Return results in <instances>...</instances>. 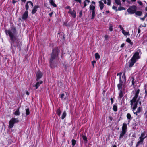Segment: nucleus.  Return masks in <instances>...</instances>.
I'll use <instances>...</instances> for the list:
<instances>
[{"label":"nucleus","mask_w":147,"mask_h":147,"mask_svg":"<svg viewBox=\"0 0 147 147\" xmlns=\"http://www.w3.org/2000/svg\"><path fill=\"white\" fill-rule=\"evenodd\" d=\"M72 144L73 146H74L76 143V141L74 139H72L71 140Z\"/></svg>","instance_id":"41"},{"label":"nucleus","mask_w":147,"mask_h":147,"mask_svg":"<svg viewBox=\"0 0 147 147\" xmlns=\"http://www.w3.org/2000/svg\"><path fill=\"white\" fill-rule=\"evenodd\" d=\"M19 120L18 118H12L9 121V127L10 128H12L15 123H18Z\"/></svg>","instance_id":"5"},{"label":"nucleus","mask_w":147,"mask_h":147,"mask_svg":"<svg viewBox=\"0 0 147 147\" xmlns=\"http://www.w3.org/2000/svg\"><path fill=\"white\" fill-rule=\"evenodd\" d=\"M134 79L133 77H131L130 78V81H131V82L132 84V85H134L135 82H134Z\"/></svg>","instance_id":"32"},{"label":"nucleus","mask_w":147,"mask_h":147,"mask_svg":"<svg viewBox=\"0 0 147 147\" xmlns=\"http://www.w3.org/2000/svg\"><path fill=\"white\" fill-rule=\"evenodd\" d=\"M39 7L38 5L34 6L32 11V14H34L37 11V9Z\"/></svg>","instance_id":"15"},{"label":"nucleus","mask_w":147,"mask_h":147,"mask_svg":"<svg viewBox=\"0 0 147 147\" xmlns=\"http://www.w3.org/2000/svg\"><path fill=\"white\" fill-rule=\"evenodd\" d=\"M99 7L100 8L101 10H102L104 7V5L102 2L101 1H99Z\"/></svg>","instance_id":"20"},{"label":"nucleus","mask_w":147,"mask_h":147,"mask_svg":"<svg viewBox=\"0 0 147 147\" xmlns=\"http://www.w3.org/2000/svg\"><path fill=\"white\" fill-rule=\"evenodd\" d=\"M5 33L7 35H8L12 42L11 43L12 48L16 47L21 42L17 39L15 36L16 33V30L15 27H13L10 30H6Z\"/></svg>","instance_id":"1"},{"label":"nucleus","mask_w":147,"mask_h":147,"mask_svg":"<svg viewBox=\"0 0 147 147\" xmlns=\"http://www.w3.org/2000/svg\"><path fill=\"white\" fill-rule=\"evenodd\" d=\"M145 98H146L147 96V91L146 90L145 91Z\"/></svg>","instance_id":"54"},{"label":"nucleus","mask_w":147,"mask_h":147,"mask_svg":"<svg viewBox=\"0 0 147 147\" xmlns=\"http://www.w3.org/2000/svg\"><path fill=\"white\" fill-rule=\"evenodd\" d=\"M28 4H29V3H28V1H27V2L26 4L25 5V8H26V11H27V10L28 9L29 7Z\"/></svg>","instance_id":"40"},{"label":"nucleus","mask_w":147,"mask_h":147,"mask_svg":"<svg viewBox=\"0 0 147 147\" xmlns=\"http://www.w3.org/2000/svg\"><path fill=\"white\" fill-rule=\"evenodd\" d=\"M119 27L120 29L122 30V31L124 30L123 28H122L121 25H120L119 26Z\"/></svg>","instance_id":"49"},{"label":"nucleus","mask_w":147,"mask_h":147,"mask_svg":"<svg viewBox=\"0 0 147 147\" xmlns=\"http://www.w3.org/2000/svg\"><path fill=\"white\" fill-rule=\"evenodd\" d=\"M126 132L125 131H123L122 130V131L120 132V135L119 137V138L121 139L123 138Z\"/></svg>","instance_id":"19"},{"label":"nucleus","mask_w":147,"mask_h":147,"mask_svg":"<svg viewBox=\"0 0 147 147\" xmlns=\"http://www.w3.org/2000/svg\"><path fill=\"white\" fill-rule=\"evenodd\" d=\"M28 16V11H26L23 14L22 16V19L23 20H26V19L27 18Z\"/></svg>","instance_id":"10"},{"label":"nucleus","mask_w":147,"mask_h":147,"mask_svg":"<svg viewBox=\"0 0 147 147\" xmlns=\"http://www.w3.org/2000/svg\"><path fill=\"white\" fill-rule=\"evenodd\" d=\"M136 61L131 58L129 61V67H131L136 62Z\"/></svg>","instance_id":"13"},{"label":"nucleus","mask_w":147,"mask_h":147,"mask_svg":"<svg viewBox=\"0 0 147 147\" xmlns=\"http://www.w3.org/2000/svg\"><path fill=\"white\" fill-rule=\"evenodd\" d=\"M57 113L59 116H60V115L61 113V111L60 110V108H59L57 109Z\"/></svg>","instance_id":"26"},{"label":"nucleus","mask_w":147,"mask_h":147,"mask_svg":"<svg viewBox=\"0 0 147 147\" xmlns=\"http://www.w3.org/2000/svg\"><path fill=\"white\" fill-rule=\"evenodd\" d=\"M147 138V133L146 132H144L142 133L140 136L139 137L138 140L137 142L136 146L138 147L140 145L143 144L144 139Z\"/></svg>","instance_id":"4"},{"label":"nucleus","mask_w":147,"mask_h":147,"mask_svg":"<svg viewBox=\"0 0 147 147\" xmlns=\"http://www.w3.org/2000/svg\"><path fill=\"white\" fill-rule=\"evenodd\" d=\"M26 94L28 95H29V92H26Z\"/></svg>","instance_id":"61"},{"label":"nucleus","mask_w":147,"mask_h":147,"mask_svg":"<svg viewBox=\"0 0 147 147\" xmlns=\"http://www.w3.org/2000/svg\"><path fill=\"white\" fill-rule=\"evenodd\" d=\"M42 76V73L40 71H38L36 74V80L38 81L39 79L41 78Z\"/></svg>","instance_id":"8"},{"label":"nucleus","mask_w":147,"mask_h":147,"mask_svg":"<svg viewBox=\"0 0 147 147\" xmlns=\"http://www.w3.org/2000/svg\"><path fill=\"white\" fill-rule=\"evenodd\" d=\"M49 3L54 7H57L55 3L53 0H49Z\"/></svg>","instance_id":"21"},{"label":"nucleus","mask_w":147,"mask_h":147,"mask_svg":"<svg viewBox=\"0 0 147 147\" xmlns=\"http://www.w3.org/2000/svg\"><path fill=\"white\" fill-rule=\"evenodd\" d=\"M28 3H30L32 7L33 6V3L31 1H28Z\"/></svg>","instance_id":"47"},{"label":"nucleus","mask_w":147,"mask_h":147,"mask_svg":"<svg viewBox=\"0 0 147 147\" xmlns=\"http://www.w3.org/2000/svg\"><path fill=\"white\" fill-rule=\"evenodd\" d=\"M53 12H51V13H49V16L50 17H51V16H52V15H53Z\"/></svg>","instance_id":"55"},{"label":"nucleus","mask_w":147,"mask_h":147,"mask_svg":"<svg viewBox=\"0 0 147 147\" xmlns=\"http://www.w3.org/2000/svg\"><path fill=\"white\" fill-rule=\"evenodd\" d=\"M69 13H70L73 17L74 18H75L76 16V12L74 10H73L72 11L71 9H70Z\"/></svg>","instance_id":"11"},{"label":"nucleus","mask_w":147,"mask_h":147,"mask_svg":"<svg viewBox=\"0 0 147 147\" xmlns=\"http://www.w3.org/2000/svg\"><path fill=\"white\" fill-rule=\"evenodd\" d=\"M121 74L122 73H118L117 74V76H119V81L120 83H123V79H122L121 78Z\"/></svg>","instance_id":"17"},{"label":"nucleus","mask_w":147,"mask_h":147,"mask_svg":"<svg viewBox=\"0 0 147 147\" xmlns=\"http://www.w3.org/2000/svg\"><path fill=\"white\" fill-rule=\"evenodd\" d=\"M95 9V7L93 5H91L90 6V11H94Z\"/></svg>","instance_id":"25"},{"label":"nucleus","mask_w":147,"mask_h":147,"mask_svg":"<svg viewBox=\"0 0 147 147\" xmlns=\"http://www.w3.org/2000/svg\"><path fill=\"white\" fill-rule=\"evenodd\" d=\"M112 9H113L115 10L116 11H118V10L117 9V7H116L115 6H113L112 7Z\"/></svg>","instance_id":"44"},{"label":"nucleus","mask_w":147,"mask_h":147,"mask_svg":"<svg viewBox=\"0 0 147 147\" xmlns=\"http://www.w3.org/2000/svg\"><path fill=\"white\" fill-rule=\"evenodd\" d=\"M59 52V50L57 47H55L53 49L50 60V64L51 67H53L55 59L58 56Z\"/></svg>","instance_id":"3"},{"label":"nucleus","mask_w":147,"mask_h":147,"mask_svg":"<svg viewBox=\"0 0 147 147\" xmlns=\"http://www.w3.org/2000/svg\"><path fill=\"white\" fill-rule=\"evenodd\" d=\"M96 63V61H94V60L92 62V65H93V67H94V64Z\"/></svg>","instance_id":"46"},{"label":"nucleus","mask_w":147,"mask_h":147,"mask_svg":"<svg viewBox=\"0 0 147 147\" xmlns=\"http://www.w3.org/2000/svg\"><path fill=\"white\" fill-rule=\"evenodd\" d=\"M126 41L129 43L130 45L132 46L133 45V42H131V40L129 38H128L126 40Z\"/></svg>","instance_id":"24"},{"label":"nucleus","mask_w":147,"mask_h":147,"mask_svg":"<svg viewBox=\"0 0 147 147\" xmlns=\"http://www.w3.org/2000/svg\"><path fill=\"white\" fill-rule=\"evenodd\" d=\"M145 17L144 16L143 18H140V19L142 20V21H144L145 18Z\"/></svg>","instance_id":"51"},{"label":"nucleus","mask_w":147,"mask_h":147,"mask_svg":"<svg viewBox=\"0 0 147 147\" xmlns=\"http://www.w3.org/2000/svg\"><path fill=\"white\" fill-rule=\"evenodd\" d=\"M110 100H111V104H112L113 102V98H110Z\"/></svg>","instance_id":"50"},{"label":"nucleus","mask_w":147,"mask_h":147,"mask_svg":"<svg viewBox=\"0 0 147 147\" xmlns=\"http://www.w3.org/2000/svg\"><path fill=\"white\" fill-rule=\"evenodd\" d=\"M82 138H83V140L85 142H87V137L85 136L84 135H82Z\"/></svg>","instance_id":"27"},{"label":"nucleus","mask_w":147,"mask_h":147,"mask_svg":"<svg viewBox=\"0 0 147 147\" xmlns=\"http://www.w3.org/2000/svg\"><path fill=\"white\" fill-rule=\"evenodd\" d=\"M140 92L139 89H138L136 92L134 96L133 97L132 99L130 101L131 107L132 109V111L135 110L137 108V105L138 103L140 105H141V101H139L140 98H138V99L137 98L138 96V94Z\"/></svg>","instance_id":"2"},{"label":"nucleus","mask_w":147,"mask_h":147,"mask_svg":"<svg viewBox=\"0 0 147 147\" xmlns=\"http://www.w3.org/2000/svg\"><path fill=\"white\" fill-rule=\"evenodd\" d=\"M64 94L63 93H62L60 95V98L62 99H63L64 97Z\"/></svg>","instance_id":"45"},{"label":"nucleus","mask_w":147,"mask_h":147,"mask_svg":"<svg viewBox=\"0 0 147 147\" xmlns=\"http://www.w3.org/2000/svg\"><path fill=\"white\" fill-rule=\"evenodd\" d=\"M124 45H125V44H124V43H123V44H122L121 45V46H120V47H121V48H122V47H124Z\"/></svg>","instance_id":"53"},{"label":"nucleus","mask_w":147,"mask_h":147,"mask_svg":"<svg viewBox=\"0 0 147 147\" xmlns=\"http://www.w3.org/2000/svg\"><path fill=\"white\" fill-rule=\"evenodd\" d=\"M116 3L120 6L121 5L120 0H115Z\"/></svg>","instance_id":"28"},{"label":"nucleus","mask_w":147,"mask_h":147,"mask_svg":"<svg viewBox=\"0 0 147 147\" xmlns=\"http://www.w3.org/2000/svg\"><path fill=\"white\" fill-rule=\"evenodd\" d=\"M141 53L140 50L139 49L135 53L132 58V59H134L136 61L140 58V57L139 56V54Z\"/></svg>","instance_id":"7"},{"label":"nucleus","mask_w":147,"mask_h":147,"mask_svg":"<svg viewBox=\"0 0 147 147\" xmlns=\"http://www.w3.org/2000/svg\"><path fill=\"white\" fill-rule=\"evenodd\" d=\"M123 9V7H122L120 6L118 7L117 10L118 11H120Z\"/></svg>","instance_id":"42"},{"label":"nucleus","mask_w":147,"mask_h":147,"mask_svg":"<svg viewBox=\"0 0 147 147\" xmlns=\"http://www.w3.org/2000/svg\"><path fill=\"white\" fill-rule=\"evenodd\" d=\"M90 2V1L89 0H88V1H86V0H85V1H84V6L83 7V8L86 6L87 5V4H89V3Z\"/></svg>","instance_id":"22"},{"label":"nucleus","mask_w":147,"mask_h":147,"mask_svg":"<svg viewBox=\"0 0 147 147\" xmlns=\"http://www.w3.org/2000/svg\"><path fill=\"white\" fill-rule=\"evenodd\" d=\"M92 3L94 4H95V2L94 1H92Z\"/></svg>","instance_id":"64"},{"label":"nucleus","mask_w":147,"mask_h":147,"mask_svg":"<svg viewBox=\"0 0 147 147\" xmlns=\"http://www.w3.org/2000/svg\"><path fill=\"white\" fill-rule=\"evenodd\" d=\"M92 16L91 17V19H93L95 16V11H92Z\"/></svg>","instance_id":"37"},{"label":"nucleus","mask_w":147,"mask_h":147,"mask_svg":"<svg viewBox=\"0 0 147 147\" xmlns=\"http://www.w3.org/2000/svg\"><path fill=\"white\" fill-rule=\"evenodd\" d=\"M95 58L96 59H98L100 58V56L98 53H96L95 54Z\"/></svg>","instance_id":"35"},{"label":"nucleus","mask_w":147,"mask_h":147,"mask_svg":"<svg viewBox=\"0 0 147 147\" xmlns=\"http://www.w3.org/2000/svg\"><path fill=\"white\" fill-rule=\"evenodd\" d=\"M117 107L116 105H114L113 107V111L115 112L117 111Z\"/></svg>","instance_id":"34"},{"label":"nucleus","mask_w":147,"mask_h":147,"mask_svg":"<svg viewBox=\"0 0 147 147\" xmlns=\"http://www.w3.org/2000/svg\"><path fill=\"white\" fill-rule=\"evenodd\" d=\"M66 113L65 111H64L63 112L62 117L61 119H63L66 116Z\"/></svg>","instance_id":"29"},{"label":"nucleus","mask_w":147,"mask_h":147,"mask_svg":"<svg viewBox=\"0 0 147 147\" xmlns=\"http://www.w3.org/2000/svg\"><path fill=\"white\" fill-rule=\"evenodd\" d=\"M20 108H18L16 109L15 111L13 113V114L16 116H19L20 114V112L19 111Z\"/></svg>","instance_id":"12"},{"label":"nucleus","mask_w":147,"mask_h":147,"mask_svg":"<svg viewBox=\"0 0 147 147\" xmlns=\"http://www.w3.org/2000/svg\"><path fill=\"white\" fill-rule=\"evenodd\" d=\"M75 1L78 2L79 3H81V0H75Z\"/></svg>","instance_id":"56"},{"label":"nucleus","mask_w":147,"mask_h":147,"mask_svg":"<svg viewBox=\"0 0 147 147\" xmlns=\"http://www.w3.org/2000/svg\"><path fill=\"white\" fill-rule=\"evenodd\" d=\"M123 76H122V78L123 79V81H124V82H125L126 81V76L125 75V72H124L123 74Z\"/></svg>","instance_id":"36"},{"label":"nucleus","mask_w":147,"mask_h":147,"mask_svg":"<svg viewBox=\"0 0 147 147\" xmlns=\"http://www.w3.org/2000/svg\"><path fill=\"white\" fill-rule=\"evenodd\" d=\"M140 31H141V30H140V28H139V29H138V33H140Z\"/></svg>","instance_id":"60"},{"label":"nucleus","mask_w":147,"mask_h":147,"mask_svg":"<svg viewBox=\"0 0 147 147\" xmlns=\"http://www.w3.org/2000/svg\"><path fill=\"white\" fill-rule=\"evenodd\" d=\"M123 83H120L117 85V87L118 90H119V91H122V86L123 85Z\"/></svg>","instance_id":"18"},{"label":"nucleus","mask_w":147,"mask_h":147,"mask_svg":"<svg viewBox=\"0 0 147 147\" xmlns=\"http://www.w3.org/2000/svg\"><path fill=\"white\" fill-rule=\"evenodd\" d=\"M21 0L22 2H25L26 1V0Z\"/></svg>","instance_id":"62"},{"label":"nucleus","mask_w":147,"mask_h":147,"mask_svg":"<svg viewBox=\"0 0 147 147\" xmlns=\"http://www.w3.org/2000/svg\"><path fill=\"white\" fill-rule=\"evenodd\" d=\"M122 33L125 36L129 35H130L128 32H126L124 30L122 31Z\"/></svg>","instance_id":"23"},{"label":"nucleus","mask_w":147,"mask_h":147,"mask_svg":"<svg viewBox=\"0 0 147 147\" xmlns=\"http://www.w3.org/2000/svg\"><path fill=\"white\" fill-rule=\"evenodd\" d=\"M82 12L81 11L79 12V17H81L82 16Z\"/></svg>","instance_id":"48"},{"label":"nucleus","mask_w":147,"mask_h":147,"mask_svg":"<svg viewBox=\"0 0 147 147\" xmlns=\"http://www.w3.org/2000/svg\"><path fill=\"white\" fill-rule=\"evenodd\" d=\"M136 8L137 7L135 6H130L127 9V11L130 14L134 13L136 11Z\"/></svg>","instance_id":"6"},{"label":"nucleus","mask_w":147,"mask_h":147,"mask_svg":"<svg viewBox=\"0 0 147 147\" xmlns=\"http://www.w3.org/2000/svg\"><path fill=\"white\" fill-rule=\"evenodd\" d=\"M12 3L13 4H14L16 3V1L15 0H13Z\"/></svg>","instance_id":"59"},{"label":"nucleus","mask_w":147,"mask_h":147,"mask_svg":"<svg viewBox=\"0 0 147 147\" xmlns=\"http://www.w3.org/2000/svg\"><path fill=\"white\" fill-rule=\"evenodd\" d=\"M43 83L42 81H39L37 82L35 85H33V87H35L36 89H37L38 87L40 86V85L42 84Z\"/></svg>","instance_id":"9"},{"label":"nucleus","mask_w":147,"mask_h":147,"mask_svg":"<svg viewBox=\"0 0 147 147\" xmlns=\"http://www.w3.org/2000/svg\"><path fill=\"white\" fill-rule=\"evenodd\" d=\"M26 113V115H28L30 114L29 110L28 108L25 109Z\"/></svg>","instance_id":"38"},{"label":"nucleus","mask_w":147,"mask_h":147,"mask_svg":"<svg viewBox=\"0 0 147 147\" xmlns=\"http://www.w3.org/2000/svg\"><path fill=\"white\" fill-rule=\"evenodd\" d=\"M127 124L126 123H123L122 127V130L127 132Z\"/></svg>","instance_id":"14"},{"label":"nucleus","mask_w":147,"mask_h":147,"mask_svg":"<svg viewBox=\"0 0 147 147\" xmlns=\"http://www.w3.org/2000/svg\"><path fill=\"white\" fill-rule=\"evenodd\" d=\"M108 36L107 35H105V39H107L108 38Z\"/></svg>","instance_id":"58"},{"label":"nucleus","mask_w":147,"mask_h":147,"mask_svg":"<svg viewBox=\"0 0 147 147\" xmlns=\"http://www.w3.org/2000/svg\"><path fill=\"white\" fill-rule=\"evenodd\" d=\"M123 94L122 91H119V96L118 97V98L119 100H121L122 98L123 97Z\"/></svg>","instance_id":"16"},{"label":"nucleus","mask_w":147,"mask_h":147,"mask_svg":"<svg viewBox=\"0 0 147 147\" xmlns=\"http://www.w3.org/2000/svg\"><path fill=\"white\" fill-rule=\"evenodd\" d=\"M144 17H145V18H146V17H147V13H146V14H145V15Z\"/></svg>","instance_id":"63"},{"label":"nucleus","mask_w":147,"mask_h":147,"mask_svg":"<svg viewBox=\"0 0 147 147\" xmlns=\"http://www.w3.org/2000/svg\"><path fill=\"white\" fill-rule=\"evenodd\" d=\"M142 110V107H138L137 109V111H136L137 113H139Z\"/></svg>","instance_id":"39"},{"label":"nucleus","mask_w":147,"mask_h":147,"mask_svg":"<svg viewBox=\"0 0 147 147\" xmlns=\"http://www.w3.org/2000/svg\"><path fill=\"white\" fill-rule=\"evenodd\" d=\"M66 9H70V7H69V6H67L66 7Z\"/></svg>","instance_id":"57"},{"label":"nucleus","mask_w":147,"mask_h":147,"mask_svg":"<svg viewBox=\"0 0 147 147\" xmlns=\"http://www.w3.org/2000/svg\"><path fill=\"white\" fill-rule=\"evenodd\" d=\"M138 3L140 5H142V2L140 1H138Z\"/></svg>","instance_id":"52"},{"label":"nucleus","mask_w":147,"mask_h":147,"mask_svg":"<svg viewBox=\"0 0 147 147\" xmlns=\"http://www.w3.org/2000/svg\"><path fill=\"white\" fill-rule=\"evenodd\" d=\"M135 13H136L135 14L136 15L139 16H141L142 14V12L140 11H138L136 12V11Z\"/></svg>","instance_id":"33"},{"label":"nucleus","mask_w":147,"mask_h":147,"mask_svg":"<svg viewBox=\"0 0 147 147\" xmlns=\"http://www.w3.org/2000/svg\"><path fill=\"white\" fill-rule=\"evenodd\" d=\"M135 111V110L132 111L134 113V114L137 116L138 118H140V116L138 114V113H137L136 111Z\"/></svg>","instance_id":"30"},{"label":"nucleus","mask_w":147,"mask_h":147,"mask_svg":"<svg viewBox=\"0 0 147 147\" xmlns=\"http://www.w3.org/2000/svg\"><path fill=\"white\" fill-rule=\"evenodd\" d=\"M127 117L128 119L129 120H131L132 118V117H131V114L129 113L127 114Z\"/></svg>","instance_id":"31"},{"label":"nucleus","mask_w":147,"mask_h":147,"mask_svg":"<svg viewBox=\"0 0 147 147\" xmlns=\"http://www.w3.org/2000/svg\"><path fill=\"white\" fill-rule=\"evenodd\" d=\"M109 30L110 31L113 30V26L111 25H110L109 26Z\"/></svg>","instance_id":"43"}]
</instances>
